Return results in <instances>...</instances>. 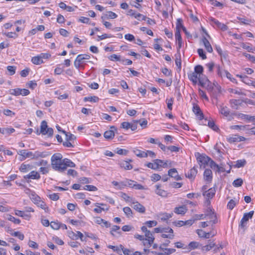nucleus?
<instances>
[{"label":"nucleus","instance_id":"f257e3e1","mask_svg":"<svg viewBox=\"0 0 255 255\" xmlns=\"http://www.w3.org/2000/svg\"><path fill=\"white\" fill-rule=\"evenodd\" d=\"M62 156L60 153L54 154L51 157V165L52 168L55 170L59 172H62V164L63 161H62Z\"/></svg>","mask_w":255,"mask_h":255},{"label":"nucleus","instance_id":"f03ea898","mask_svg":"<svg viewBox=\"0 0 255 255\" xmlns=\"http://www.w3.org/2000/svg\"><path fill=\"white\" fill-rule=\"evenodd\" d=\"M37 133L38 134L40 133L43 135L47 134L49 136H51L53 135V130L51 128H48L47 122L45 121H43L41 123L40 132L37 130Z\"/></svg>","mask_w":255,"mask_h":255},{"label":"nucleus","instance_id":"7ed1b4c3","mask_svg":"<svg viewBox=\"0 0 255 255\" xmlns=\"http://www.w3.org/2000/svg\"><path fill=\"white\" fill-rule=\"evenodd\" d=\"M90 58V56L88 54H79L77 56L74 61V66L77 69L80 68H84V67L82 65L84 62V60H88Z\"/></svg>","mask_w":255,"mask_h":255},{"label":"nucleus","instance_id":"20e7f679","mask_svg":"<svg viewBox=\"0 0 255 255\" xmlns=\"http://www.w3.org/2000/svg\"><path fill=\"white\" fill-rule=\"evenodd\" d=\"M197 160L201 168H205L211 160V158L205 154H201L198 153Z\"/></svg>","mask_w":255,"mask_h":255},{"label":"nucleus","instance_id":"39448f33","mask_svg":"<svg viewBox=\"0 0 255 255\" xmlns=\"http://www.w3.org/2000/svg\"><path fill=\"white\" fill-rule=\"evenodd\" d=\"M254 214V211H251L249 213H246L244 214L243 217L241 220L239 226L242 228H244L247 222L250 219H252Z\"/></svg>","mask_w":255,"mask_h":255},{"label":"nucleus","instance_id":"423d86ee","mask_svg":"<svg viewBox=\"0 0 255 255\" xmlns=\"http://www.w3.org/2000/svg\"><path fill=\"white\" fill-rule=\"evenodd\" d=\"M10 94L14 96L22 95L23 96H27L29 94L30 92L28 90L26 89L16 88L11 89L9 91Z\"/></svg>","mask_w":255,"mask_h":255},{"label":"nucleus","instance_id":"0eeeda50","mask_svg":"<svg viewBox=\"0 0 255 255\" xmlns=\"http://www.w3.org/2000/svg\"><path fill=\"white\" fill-rule=\"evenodd\" d=\"M115 131H117V128L114 126L111 127L110 130L105 132L104 137L107 139H113L115 136Z\"/></svg>","mask_w":255,"mask_h":255},{"label":"nucleus","instance_id":"6e6552de","mask_svg":"<svg viewBox=\"0 0 255 255\" xmlns=\"http://www.w3.org/2000/svg\"><path fill=\"white\" fill-rule=\"evenodd\" d=\"M197 233L199 237L204 238L206 239H209L210 237H213L215 235V234L212 232L206 233L202 230H198L197 231Z\"/></svg>","mask_w":255,"mask_h":255},{"label":"nucleus","instance_id":"1a4fd4ad","mask_svg":"<svg viewBox=\"0 0 255 255\" xmlns=\"http://www.w3.org/2000/svg\"><path fill=\"white\" fill-rule=\"evenodd\" d=\"M216 190L215 188H211L203 193V195L205 199H211L215 194Z\"/></svg>","mask_w":255,"mask_h":255},{"label":"nucleus","instance_id":"9d476101","mask_svg":"<svg viewBox=\"0 0 255 255\" xmlns=\"http://www.w3.org/2000/svg\"><path fill=\"white\" fill-rule=\"evenodd\" d=\"M156 162L158 168L160 167L167 168L171 166V161L169 160L164 161L161 159H156Z\"/></svg>","mask_w":255,"mask_h":255},{"label":"nucleus","instance_id":"9b49d317","mask_svg":"<svg viewBox=\"0 0 255 255\" xmlns=\"http://www.w3.org/2000/svg\"><path fill=\"white\" fill-rule=\"evenodd\" d=\"M62 168H61V169H62V172H63L66 169L67 167H68V166L71 167H75V164L74 162H73L71 160H70V159L65 158L63 160V163L62 164Z\"/></svg>","mask_w":255,"mask_h":255},{"label":"nucleus","instance_id":"f8f14e48","mask_svg":"<svg viewBox=\"0 0 255 255\" xmlns=\"http://www.w3.org/2000/svg\"><path fill=\"white\" fill-rule=\"evenodd\" d=\"M193 112L198 117L200 120L204 119V115L201 111L199 106L197 104H194L193 107Z\"/></svg>","mask_w":255,"mask_h":255},{"label":"nucleus","instance_id":"ddd939ff","mask_svg":"<svg viewBox=\"0 0 255 255\" xmlns=\"http://www.w3.org/2000/svg\"><path fill=\"white\" fill-rule=\"evenodd\" d=\"M220 113L224 116L228 118V120L231 121L233 118V114L230 113L229 109L227 107H221L220 109Z\"/></svg>","mask_w":255,"mask_h":255},{"label":"nucleus","instance_id":"4468645a","mask_svg":"<svg viewBox=\"0 0 255 255\" xmlns=\"http://www.w3.org/2000/svg\"><path fill=\"white\" fill-rule=\"evenodd\" d=\"M209 19L213 24H215L217 27L221 30L225 31L228 29V26L220 22L218 20L214 18L210 17Z\"/></svg>","mask_w":255,"mask_h":255},{"label":"nucleus","instance_id":"2eb2a0df","mask_svg":"<svg viewBox=\"0 0 255 255\" xmlns=\"http://www.w3.org/2000/svg\"><path fill=\"white\" fill-rule=\"evenodd\" d=\"M207 212L206 216L208 217L210 222H212L214 224H216L217 222L216 214L211 209L207 210Z\"/></svg>","mask_w":255,"mask_h":255},{"label":"nucleus","instance_id":"dca6fc26","mask_svg":"<svg viewBox=\"0 0 255 255\" xmlns=\"http://www.w3.org/2000/svg\"><path fill=\"white\" fill-rule=\"evenodd\" d=\"M168 175L173 178L175 180L178 181L182 179L181 177L178 174L177 170L175 168H172L168 171Z\"/></svg>","mask_w":255,"mask_h":255},{"label":"nucleus","instance_id":"f3484780","mask_svg":"<svg viewBox=\"0 0 255 255\" xmlns=\"http://www.w3.org/2000/svg\"><path fill=\"white\" fill-rule=\"evenodd\" d=\"M204 179L205 181L211 182L212 180L213 176H212V172L211 170L209 169H206L204 171Z\"/></svg>","mask_w":255,"mask_h":255},{"label":"nucleus","instance_id":"a211bd4d","mask_svg":"<svg viewBox=\"0 0 255 255\" xmlns=\"http://www.w3.org/2000/svg\"><path fill=\"white\" fill-rule=\"evenodd\" d=\"M40 178V176L38 172L36 171H32L28 174L25 175L24 178L27 179H39Z\"/></svg>","mask_w":255,"mask_h":255},{"label":"nucleus","instance_id":"6ab92c4d","mask_svg":"<svg viewBox=\"0 0 255 255\" xmlns=\"http://www.w3.org/2000/svg\"><path fill=\"white\" fill-rule=\"evenodd\" d=\"M133 209L140 213H144L145 211V207L138 202H132Z\"/></svg>","mask_w":255,"mask_h":255},{"label":"nucleus","instance_id":"aec40b11","mask_svg":"<svg viewBox=\"0 0 255 255\" xmlns=\"http://www.w3.org/2000/svg\"><path fill=\"white\" fill-rule=\"evenodd\" d=\"M156 187V190L155 191V192L156 194H157L159 196H160L161 197H167V192L160 188L161 185L159 184H157L155 185Z\"/></svg>","mask_w":255,"mask_h":255},{"label":"nucleus","instance_id":"412c9836","mask_svg":"<svg viewBox=\"0 0 255 255\" xmlns=\"http://www.w3.org/2000/svg\"><path fill=\"white\" fill-rule=\"evenodd\" d=\"M15 214L27 220H29L31 217L30 214L27 213L25 211H22L18 210H15Z\"/></svg>","mask_w":255,"mask_h":255},{"label":"nucleus","instance_id":"4be33fe9","mask_svg":"<svg viewBox=\"0 0 255 255\" xmlns=\"http://www.w3.org/2000/svg\"><path fill=\"white\" fill-rule=\"evenodd\" d=\"M100 205L103 206H106V205L105 204L96 203L95 204V206L96 208L94 209V211L97 213H101L102 211H108L109 210L108 207L102 208L100 207Z\"/></svg>","mask_w":255,"mask_h":255},{"label":"nucleus","instance_id":"5701e85b","mask_svg":"<svg viewBox=\"0 0 255 255\" xmlns=\"http://www.w3.org/2000/svg\"><path fill=\"white\" fill-rule=\"evenodd\" d=\"M175 36L176 40L178 44L177 48H178V51H179V49L181 48V47L182 46V38H181V36L180 34V31L179 30H176L175 33Z\"/></svg>","mask_w":255,"mask_h":255},{"label":"nucleus","instance_id":"b1692460","mask_svg":"<svg viewBox=\"0 0 255 255\" xmlns=\"http://www.w3.org/2000/svg\"><path fill=\"white\" fill-rule=\"evenodd\" d=\"M145 241H148V245L149 246H151V244L153 243L154 240V238L153 237V234L150 232V231H148L146 233H145Z\"/></svg>","mask_w":255,"mask_h":255},{"label":"nucleus","instance_id":"393cba45","mask_svg":"<svg viewBox=\"0 0 255 255\" xmlns=\"http://www.w3.org/2000/svg\"><path fill=\"white\" fill-rule=\"evenodd\" d=\"M197 173V169L195 167H193L189 171L187 174H186V176L191 180H194Z\"/></svg>","mask_w":255,"mask_h":255},{"label":"nucleus","instance_id":"a878e982","mask_svg":"<svg viewBox=\"0 0 255 255\" xmlns=\"http://www.w3.org/2000/svg\"><path fill=\"white\" fill-rule=\"evenodd\" d=\"M189 80L192 81L194 84H196L197 81H199V76L197 73L192 72L188 74Z\"/></svg>","mask_w":255,"mask_h":255},{"label":"nucleus","instance_id":"bb28decb","mask_svg":"<svg viewBox=\"0 0 255 255\" xmlns=\"http://www.w3.org/2000/svg\"><path fill=\"white\" fill-rule=\"evenodd\" d=\"M18 154L23 156V159L27 157L33 156V154L31 151L27 152L26 150H21L18 151Z\"/></svg>","mask_w":255,"mask_h":255},{"label":"nucleus","instance_id":"cd10ccee","mask_svg":"<svg viewBox=\"0 0 255 255\" xmlns=\"http://www.w3.org/2000/svg\"><path fill=\"white\" fill-rule=\"evenodd\" d=\"M119 165L121 167L124 168L126 170H130L132 168V165L129 163V161L123 160L120 161Z\"/></svg>","mask_w":255,"mask_h":255},{"label":"nucleus","instance_id":"c85d7f7f","mask_svg":"<svg viewBox=\"0 0 255 255\" xmlns=\"http://www.w3.org/2000/svg\"><path fill=\"white\" fill-rule=\"evenodd\" d=\"M15 131V129L13 128H0V132L3 134H6V135H9L11 133L14 132Z\"/></svg>","mask_w":255,"mask_h":255},{"label":"nucleus","instance_id":"c756f323","mask_svg":"<svg viewBox=\"0 0 255 255\" xmlns=\"http://www.w3.org/2000/svg\"><path fill=\"white\" fill-rule=\"evenodd\" d=\"M202 41L207 51L211 53L213 51V48L208 39L206 37H204Z\"/></svg>","mask_w":255,"mask_h":255},{"label":"nucleus","instance_id":"7c9ffc66","mask_svg":"<svg viewBox=\"0 0 255 255\" xmlns=\"http://www.w3.org/2000/svg\"><path fill=\"white\" fill-rule=\"evenodd\" d=\"M199 84L204 87H205L206 86H209V84H210V82L209 80L206 78H202L201 76L199 78Z\"/></svg>","mask_w":255,"mask_h":255},{"label":"nucleus","instance_id":"2f4dec72","mask_svg":"<svg viewBox=\"0 0 255 255\" xmlns=\"http://www.w3.org/2000/svg\"><path fill=\"white\" fill-rule=\"evenodd\" d=\"M133 152L137 156L140 158L147 157V155L145 154V151L135 148L133 150Z\"/></svg>","mask_w":255,"mask_h":255},{"label":"nucleus","instance_id":"473e14b6","mask_svg":"<svg viewBox=\"0 0 255 255\" xmlns=\"http://www.w3.org/2000/svg\"><path fill=\"white\" fill-rule=\"evenodd\" d=\"M134 182L135 181L133 180L127 179L125 182H121V184L122 185V187H120V189H122L126 186L132 188Z\"/></svg>","mask_w":255,"mask_h":255},{"label":"nucleus","instance_id":"72a5a7b5","mask_svg":"<svg viewBox=\"0 0 255 255\" xmlns=\"http://www.w3.org/2000/svg\"><path fill=\"white\" fill-rule=\"evenodd\" d=\"M186 211L187 209L184 206L176 207L174 209V212L177 214H184L186 212Z\"/></svg>","mask_w":255,"mask_h":255},{"label":"nucleus","instance_id":"f704fd0d","mask_svg":"<svg viewBox=\"0 0 255 255\" xmlns=\"http://www.w3.org/2000/svg\"><path fill=\"white\" fill-rule=\"evenodd\" d=\"M242 138H244L243 137H240L238 135H234L232 137H229L227 138L228 141L230 143H234L237 141H240L243 140Z\"/></svg>","mask_w":255,"mask_h":255},{"label":"nucleus","instance_id":"c9c22d12","mask_svg":"<svg viewBox=\"0 0 255 255\" xmlns=\"http://www.w3.org/2000/svg\"><path fill=\"white\" fill-rule=\"evenodd\" d=\"M31 62L35 65H39L43 63V61L41 59L40 55L33 57L31 59Z\"/></svg>","mask_w":255,"mask_h":255},{"label":"nucleus","instance_id":"e433bc0d","mask_svg":"<svg viewBox=\"0 0 255 255\" xmlns=\"http://www.w3.org/2000/svg\"><path fill=\"white\" fill-rule=\"evenodd\" d=\"M245 159L238 160L236 162V164L233 166L235 168H241L244 167L246 164Z\"/></svg>","mask_w":255,"mask_h":255},{"label":"nucleus","instance_id":"4c0bfd02","mask_svg":"<svg viewBox=\"0 0 255 255\" xmlns=\"http://www.w3.org/2000/svg\"><path fill=\"white\" fill-rule=\"evenodd\" d=\"M30 199L35 204H37L41 200L40 197L33 192L31 194Z\"/></svg>","mask_w":255,"mask_h":255},{"label":"nucleus","instance_id":"58836bf2","mask_svg":"<svg viewBox=\"0 0 255 255\" xmlns=\"http://www.w3.org/2000/svg\"><path fill=\"white\" fill-rule=\"evenodd\" d=\"M215 67L217 69V73L219 76L221 78L225 77L226 74L224 72H227V71L223 70L219 65H216Z\"/></svg>","mask_w":255,"mask_h":255},{"label":"nucleus","instance_id":"ea45409f","mask_svg":"<svg viewBox=\"0 0 255 255\" xmlns=\"http://www.w3.org/2000/svg\"><path fill=\"white\" fill-rule=\"evenodd\" d=\"M62 132L66 135V140L68 141H74L76 139V136L69 132H67L65 131H62Z\"/></svg>","mask_w":255,"mask_h":255},{"label":"nucleus","instance_id":"a19ab883","mask_svg":"<svg viewBox=\"0 0 255 255\" xmlns=\"http://www.w3.org/2000/svg\"><path fill=\"white\" fill-rule=\"evenodd\" d=\"M36 205L38 207L43 209L45 212L47 213L49 212V208L44 201L40 200Z\"/></svg>","mask_w":255,"mask_h":255},{"label":"nucleus","instance_id":"79ce46f5","mask_svg":"<svg viewBox=\"0 0 255 255\" xmlns=\"http://www.w3.org/2000/svg\"><path fill=\"white\" fill-rule=\"evenodd\" d=\"M231 106L232 108L238 109V106L241 104L239 100L232 99L230 100Z\"/></svg>","mask_w":255,"mask_h":255},{"label":"nucleus","instance_id":"37998d69","mask_svg":"<svg viewBox=\"0 0 255 255\" xmlns=\"http://www.w3.org/2000/svg\"><path fill=\"white\" fill-rule=\"evenodd\" d=\"M118 17V15L111 11H107V13L105 14V17L106 18L109 19H115Z\"/></svg>","mask_w":255,"mask_h":255},{"label":"nucleus","instance_id":"c03bdc74","mask_svg":"<svg viewBox=\"0 0 255 255\" xmlns=\"http://www.w3.org/2000/svg\"><path fill=\"white\" fill-rule=\"evenodd\" d=\"M30 165L29 164H25L22 163L19 167V170L23 173L27 172L30 169Z\"/></svg>","mask_w":255,"mask_h":255},{"label":"nucleus","instance_id":"a18cd8bd","mask_svg":"<svg viewBox=\"0 0 255 255\" xmlns=\"http://www.w3.org/2000/svg\"><path fill=\"white\" fill-rule=\"evenodd\" d=\"M99 100V98L97 96H91V97H85L84 98V101H90L92 102L96 103L98 102Z\"/></svg>","mask_w":255,"mask_h":255},{"label":"nucleus","instance_id":"49530a36","mask_svg":"<svg viewBox=\"0 0 255 255\" xmlns=\"http://www.w3.org/2000/svg\"><path fill=\"white\" fill-rule=\"evenodd\" d=\"M175 64L179 70H180L181 68V59L180 54L179 53L178 55H175Z\"/></svg>","mask_w":255,"mask_h":255},{"label":"nucleus","instance_id":"de8ad7c7","mask_svg":"<svg viewBox=\"0 0 255 255\" xmlns=\"http://www.w3.org/2000/svg\"><path fill=\"white\" fill-rule=\"evenodd\" d=\"M203 72V67L201 65H197L194 68V73H196L199 76H201V75L202 74Z\"/></svg>","mask_w":255,"mask_h":255},{"label":"nucleus","instance_id":"09e8293b","mask_svg":"<svg viewBox=\"0 0 255 255\" xmlns=\"http://www.w3.org/2000/svg\"><path fill=\"white\" fill-rule=\"evenodd\" d=\"M200 246V244L197 242H191L188 245L189 249L190 250H194L198 248Z\"/></svg>","mask_w":255,"mask_h":255},{"label":"nucleus","instance_id":"8fccbe9b","mask_svg":"<svg viewBox=\"0 0 255 255\" xmlns=\"http://www.w3.org/2000/svg\"><path fill=\"white\" fill-rule=\"evenodd\" d=\"M172 214L167 213H162L160 214V218L162 221H166L172 217Z\"/></svg>","mask_w":255,"mask_h":255},{"label":"nucleus","instance_id":"3c124183","mask_svg":"<svg viewBox=\"0 0 255 255\" xmlns=\"http://www.w3.org/2000/svg\"><path fill=\"white\" fill-rule=\"evenodd\" d=\"M123 211L128 218L132 217V212L129 207H126L124 208Z\"/></svg>","mask_w":255,"mask_h":255},{"label":"nucleus","instance_id":"603ef678","mask_svg":"<svg viewBox=\"0 0 255 255\" xmlns=\"http://www.w3.org/2000/svg\"><path fill=\"white\" fill-rule=\"evenodd\" d=\"M146 166L151 169L154 170H157L158 169V166L157 165V163L156 162V159L153 161V162H149L146 164Z\"/></svg>","mask_w":255,"mask_h":255},{"label":"nucleus","instance_id":"864d4df0","mask_svg":"<svg viewBox=\"0 0 255 255\" xmlns=\"http://www.w3.org/2000/svg\"><path fill=\"white\" fill-rule=\"evenodd\" d=\"M243 184V180L241 178H238L234 181L233 182V185L234 187H240Z\"/></svg>","mask_w":255,"mask_h":255},{"label":"nucleus","instance_id":"5fc2aeb1","mask_svg":"<svg viewBox=\"0 0 255 255\" xmlns=\"http://www.w3.org/2000/svg\"><path fill=\"white\" fill-rule=\"evenodd\" d=\"M229 92L231 93L238 94L239 95L246 96V94L241 91V90H238L237 89H229Z\"/></svg>","mask_w":255,"mask_h":255},{"label":"nucleus","instance_id":"6e6d98bb","mask_svg":"<svg viewBox=\"0 0 255 255\" xmlns=\"http://www.w3.org/2000/svg\"><path fill=\"white\" fill-rule=\"evenodd\" d=\"M237 204V202L234 200L231 199L228 203L227 208L230 210H233Z\"/></svg>","mask_w":255,"mask_h":255},{"label":"nucleus","instance_id":"4d7b16f0","mask_svg":"<svg viewBox=\"0 0 255 255\" xmlns=\"http://www.w3.org/2000/svg\"><path fill=\"white\" fill-rule=\"evenodd\" d=\"M174 101V98H171L170 99H167L166 100V103L167 105V108L169 110H172V105Z\"/></svg>","mask_w":255,"mask_h":255},{"label":"nucleus","instance_id":"13d9d810","mask_svg":"<svg viewBox=\"0 0 255 255\" xmlns=\"http://www.w3.org/2000/svg\"><path fill=\"white\" fill-rule=\"evenodd\" d=\"M242 81L248 85H253L254 83V82L246 75L245 77H243V79L242 80Z\"/></svg>","mask_w":255,"mask_h":255},{"label":"nucleus","instance_id":"bf43d9fd","mask_svg":"<svg viewBox=\"0 0 255 255\" xmlns=\"http://www.w3.org/2000/svg\"><path fill=\"white\" fill-rule=\"evenodd\" d=\"M68 236L73 240H77L78 239V236L77 235V233H74L73 231H69L68 232Z\"/></svg>","mask_w":255,"mask_h":255},{"label":"nucleus","instance_id":"052dcab7","mask_svg":"<svg viewBox=\"0 0 255 255\" xmlns=\"http://www.w3.org/2000/svg\"><path fill=\"white\" fill-rule=\"evenodd\" d=\"M183 27H185L182 24V20L181 18L177 19L176 26V30H179L180 31V28L183 29Z\"/></svg>","mask_w":255,"mask_h":255},{"label":"nucleus","instance_id":"680f3d73","mask_svg":"<svg viewBox=\"0 0 255 255\" xmlns=\"http://www.w3.org/2000/svg\"><path fill=\"white\" fill-rule=\"evenodd\" d=\"M208 125L210 128L215 131H217L219 130L218 127L215 124L213 121H209Z\"/></svg>","mask_w":255,"mask_h":255},{"label":"nucleus","instance_id":"e2e57ef3","mask_svg":"<svg viewBox=\"0 0 255 255\" xmlns=\"http://www.w3.org/2000/svg\"><path fill=\"white\" fill-rule=\"evenodd\" d=\"M157 222L156 221H148L144 223V224L148 228L156 226Z\"/></svg>","mask_w":255,"mask_h":255},{"label":"nucleus","instance_id":"0e129e2a","mask_svg":"<svg viewBox=\"0 0 255 255\" xmlns=\"http://www.w3.org/2000/svg\"><path fill=\"white\" fill-rule=\"evenodd\" d=\"M11 235L14 237H18L19 239H20L21 241H22L24 238V235L18 231L14 232L13 233L11 234Z\"/></svg>","mask_w":255,"mask_h":255},{"label":"nucleus","instance_id":"69168bd1","mask_svg":"<svg viewBox=\"0 0 255 255\" xmlns=\"http://www.w3.org/2000/svg\"><path fill=\"white\" fill-rule=\"evenodd\" d=\"M122 195L121 197L123 198L127 202H131L132 201V198L128 196L126 193H121Z\"/></svg>","mask_w":255,"mask_h":255},{"label":"nucleus","instance_id":"338daca9","mask_svg":"<svg viewBox=\"0 0 255 255\" xmlns=\"http://www.w3.org/2000/svg\"><path fill=\"white\" fill-rule=\"evenodd\" d=\"M26 86L31 89H34L37 86V83L35 81H30L26 83Z\"/></svg>","mask_w":255,"mask_h":255},{"label":"nucleus","instance_id":"774afa93","mask_svg":"<svg viewBox=\"0 0 255 255\" xmlns=\"http://www.w3.org/2000/svg\"><path fill=\"white\" fill-rule=\"evenodd\" d=\"M50 225L54 230H58L60 227V224L58 222H51Z\"/></svg>","mask_w":255,"mask_h":255}]
</instances>
